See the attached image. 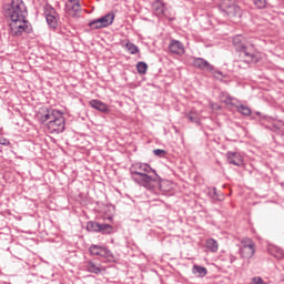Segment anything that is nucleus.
Masks as SVG:
<instances>
[{"instance_id":"obj_7","label":"nucleus","mask_w":284,"mask_h":284,"mask_svg":"<svg viewBox=\"0 0 284 284\" xmlns=\"http://www.w3.org/2000/svg\"><path fill=\"white\" fill-rule=\"evenodd\" d=\"M85 230L87 232H93L98 234H112L114 232V226L97 221H89L87 222Z\"/></svg>"},{"instance_id":"obj_2","label":"nucleus","mask_w":284,"mask_h":284,"mask_svg":"<svg viewBox=\"0 0 284 284\" xmlns=\"http://www.w3.org/2000/svg\"><path fill=\"white\" fill-rule=\"evenodd\" d=\"M233 45L236 52H240V57L244 59V63H247V65H250V63H256L258 61V54H256L254 45L247 44L243 36H235L233 38Z\"/></svg>"},{"instance_id":"obj_21","label":"nucleus","mask_w":284,"mask_h":284,"mask_svg":"<svg viewBox=\"0 0 284 284\" xmlns=\"http://www.w3.org/2000/svg\"><path fill=\"white\" fill-rule=\"evenodd\" d=\"M65 8L69 12H81V2L79 0H68Z\"/></svg>"},{"instance_id":"obj_34","label":"nucleus","mask_w":284,"mask_h":284,"mask_svg":"<svg viewBox=\"0 0 284 284\" xmlns=\"http://www.w3.org/2000/svg\"><path fill=\"white\" fill-rule=\"evenodd\" d=\"M241 243H242V246H241V247H252V246L256 245V244L254 243V241H252V239H250V237H244V239L241 241Z\"/></svg>"},{"instance_id":"obj_37","label":"nucleus","mask_w":284,"mask_h":284,"mask_svg":"<svg viewBox=\"0 0 284 284\" xmlns=\"http://www.w3.org/2000/svg\"><path fill=\"white\" fill-rule=\"evenodd\" d=\"M0 145H10V140L6 138H0Z\"/></svg>"},{"instance_id":"obj_11","label":"nucleus","mask_w":284,"mask_h":284,"mask_svg":"<svg viewBox=\"0 0 284 284\" xmlns=\"http://www.w3.org/2000/svg\"><path fill=\"white\" fill-rule=\"evenodd\" d=\"M4 14L8 19L11 21H18L21 19H28V11H24V13L19 10L14 9H4Z\"/></svg>"},{"instance_id":"obj_39","label":"nucleus","mask_w":284,"mask_h":284,"mask_svg":"<svg viewBox=\"0 0 284 284\" xmlns=\"http://www.w3.org/2000/svg\"><path fill=\"white\" fill-rule=\"evenodd\" d=\"M229 261H230V263H231V265H232V263H234V262L236 261V256H234V255H229Z\"/></svg>"},{"instance_id":"obj_30","label":"nucleus","mask_w":284,"mask_h":284,"mask_svg":"<svg viewBox=\"0 0 284 284\" xmlns=\"http://www.w3.org/2000/svg\"><path fill=\"white\" fill-rule=\"evenodd\" d=\"M136 71L139 74H145L148 72V63L140 61L136 63Z\"/></svg>"},{"instance_id":"obj_23","label":"nucleus","mask_w":284,"mask_h":284,"mask_svg":"<svg viewBox=\"0 0 284 284\" xmlns=\"http://www.w3.org/2000/svg\"><path fill=\"white\" fill-rule=\"evenodd\" d=\"M59 114V111L57 110H52V109H47V113H44L42 116H41V121L42 123H50V121H52L55 115Z\"/></svg>"},{"instance_id":"obj_24","label":"nucleus","mask_w":284,"mask_h":284,"mask_svg":"<svg viewBox=\"0 0 284 284\" xmlns=\"http://www.w3.org/2000/svg\"><path fill=\"white\" fill-rule=\"evenodd\" d=\"M192 272L193 274H195V276H199L200 278L207 276V268L197 264L193 265Z\"/></svg>"},{"instance_id":"obj_26","label":"nucleus","mask_w":284,"mask_h":284,"mask_svg":"<svg viewBox=\"0 0 284 284\" xmlns=\"http://www.w3.org/2000/svg\"><path fill=\"white\" fill-rule=\"evenodd\" d=\"M206 250L211 251L212 253L219 252V242L214 239L206 240Z\"/></svg>"},{"instance_id":"obj_25","label":"nucleus","mask_w":284,"mask_h":284,"mask_svg":"<svg viewBox=\"0 0 284 284\" xmlns=\"http://www.w3.org/2000/svg\"><path fill=\"white\" fill-rule=\"evenodd\" d=\"M186 119L190 121V123H195V125H201V118L199 116V112L196 111H190L185 114Z\"/></svg>"},{"instance_id":"obj_13","label":"nucleus","mask_w":284,"mask_h":284,"mask_svg":"<svg viewBox=\"0 0 284 284\" xmlns=\"http://www.w3.org/2000/svg\"><path fill=\"white\" fill-rule=\"evenodd\" d=\"M85 270L90 274H103L105 272V267L102 266L101 264H97L93 261H87L85 262Z\"/></svg>"},{"instance_id":"obj_14","label":"nucleus","mask_w":284,"mask_h":284,"mask_svg":"<svg viewBox=\"0 0 284 284\" xmlns=\"http://www.w3.org/2000/svg\"><path fill=\"white\" fill-rule=\"evenodd\" d=\"M7 10H18L20 14L28 12V7H26V2L23 0H11L10 4H8Z\"/></svg>"},{"instance_id":"obj_10","label":"nucleus","mask_w":284,"mask_h":284,"mask_svg":"<svg viewBox=\"0 0 284 284\" xmlns=\"http://www.w3.org/2000/svg\"><path fill=\"white\" fill-rule=\"evenodd\" d=\"M193 65L197 69V70H206V72H214V65H212L207 60H205L204 58H196L193 57Z\"/></svg>"},{"instance_id":"obj_1","label":"nucleus","mask_w":284,"mask_h":284,"mask_svg":"<svg viewBox=\"0 0 284 284\" xmlns=\"http://www.w3.org/2000/svg\"><path fill=\"white\" fill-rule=\"evenodd\" d=\"M129 172L131 180L145 190L161 187V175L148 163L135 162L130 166Z\"/></svg>"},{"instance_id":"obj_41","label":"nucleus","mask_w":284,"mask_h":284,"mask_svg":"<svg viewBox=\"0 0 284 284\" xmlns=\"http://www.w3.org/2000/svg\"><path fill=\"white\" fill-rule=\"evenodd\" d=\"M281 1H283V2H284V0H281Z\"/></svg>"},{"instance_id":"obj_33","label":"nucleus","mask_w":284,"mask_h":284,"mask_svg":"<svg viewBox=\"0 0 284 284\" xmlns=\"http://www.w3.org/2000/svg\"><path fill=\"white\" fill-rule=\"evenodd\" d=\"M255 114L256 116H258L257 121H260V123H263V121H266L267 123H270V121H272V116L270 115L263 114L258 111H256Z\"/></svg>"},{"instance_id":"obj_17","label":"nucleus","mask_w":284,"mask_h":284,"mask_svg":"<svg viewBox=\"0 0 284 284\" xmlns=\"http://www.w3.org/2000/svg\"><path fill=\"white\" fill-rule=\"evenodd\" d=\"M220 97H221L222 103H225V105H232V108H234V103H239V99L232 97L226 91H222Z\"/></svg>"},{"instance_id":"obj_5","label":"nucleus","mask_w":284,"mask_h":284,"mask_svg":"<svg viewBox=\"0 0 284 284\" xmlns=\"http://www.w3.org/2000/svg\"><path fill=\"white\" fill-rule=\"evenodd\" d=\"M49 134H61L65 132V118L61 112L57 113L55 118L47 123Z\"/></svg>"},{"instance_id":"obj_12","label":"nucleus","mask_w":284,"mask_h":284,"mask_svg":"<svg viewBox=\"0 0 284 284\" xmlns=\"http://www.w3.org/2000/svg\"><path fill=\"white\" fill-rule=\"evenodd\" d=\"M226 159L231 165H235L236 168H241V165H243V155L239 152L229 151L226 153Z\"/></svg>"},{"instance_id":"obj_18","label":"nucleus","mask_w":284,"mask_h":284,"mask_svg":"<svg viewBox=\"0 0 284 284\" xmlns=\"http://www.w3.org/2000/svg\"><path fill=\"white\" fill-rule=\"evenodd\" d=\"M207 196L212 199V201H224L225 195L221 193V191L216 190V186L209 187L207 190Z\"/></svg>"},{"instance_id":"obj_28","label":"nucleus","mask_w":284,"mask_h":284,"mask_svg":"<svg viewBox=\"0 0 284 284\" xmlns=\"http://www.w3.org/2000/svg\"><path fill=\"white\" fill-rule=\"evenodd\" d=\"M43 12H44L45 18L52 17V16H54V14H58V13H57V9H54V7H52V6H50V4H45V6H44Z\"/></svg>"},{"instance_id":"obj_15","label":"nucleus","mask_w":284,"mask_h":284,"mask_svg":"<svg viewBox=\"0 0 284 284\" xmlns=\"http://www.w3.org/2000/svg\"><path fill=\"white\" fill-rule=\"evenodd\" d=\"M89 105L93 108V110H98V112H103L104 114H108L110 112V106L102 102L101 100H91L89 102Z\"/></svg>"},{"instance_id":"obj_20","label":"nucleus","mask_w":284,"mask_h":284,"mask_svg":"<svg viewBox=\"0 0 284 284\" xmlns=\"http://www.w3.org/2000/svg\"><path fill=\"white\" fill-rule=\"evenodd\" d=\"M240 254H241L242 258H252V256H254V254H256V245L240 247Z\"/></svg>"},{"instance_id":"obj_3","label":"nucleus","mask_w":284,"mask_h":284,"mask_svg":"<svg viewBox=\"0 0 284 284\" xmlns=\"http://www.w3.org/2000/svg\"><path fill=\"white\" fill-rule=\"evenodd\" d=\"M217 10L224 19H229L232 23H241V17H243V9L234 0H223Z\"/></svg>"},{"instance_id":"obj_27","label":"nucleus","mask_w":284,"mask_h":284,"mask_svg":"<svg viewBox=\"0 0 284 284\" xmlns=\"http://www.w3.org/2000/svg\"><path fill=\"white\" fill-rule=\"evenodd\" d=\"M271 254L278 261L284 258V252L282 251L281 247L274 246L273 248H271Z\"/></svg>"},{"instance_id":"obj_9","label":"nucleus","mask_w":284,"mask_h":284,"mask_svg":"<svg viewBox=\"0 0 284 284\" xmlns=\"http://www.w3.org/2000/svg\"><path fill=\"white\" fill-rule=\"evenodd\" d=\"M169 51L176 57H183V54H185V45L179 40L171 39L169 42Z\"/></svg>"},{"instance_id":"obj_31","label":"nucleus","mask_w":284,"mask_h":284,"mask_svg":"<svg viewBox=\"0 0 284 284\" xmlns=\"http://www.w3.org/2000/svg\"><path fill=\"white\" fill-rule=\"evenodd\" d=\"M126 50L130 52V54H139V47L132 42H128L125 44Z\"/></svg>"},{"instance_id":"obj_38","label":"nucleus","mask_w":284,"mask_h":284,"mask_svg":"<svg viewBox=\"0 0 284 284\" xmlns=\"http://www.w3.org/2000/svg\"><path fill=\"white\" fill-rule=\"evenodd\" d=\"M209 72H213V74H219L220 77H222L223 79H225V75L223 74L222 71H219V70L214 69L213 71H209Z\"/></svg>"},{"instance_id":"obj_29","label":"nucleus","mask_w":284,"mask_h":284,"mask_svg":"<svg viewBox=\"0 0 284 284\" xmlns=\"http://www.w3.org/2000/svg\"><path fill=\"white\" fill-rule=\"evenodd\" d=\"M88 26L90 27V30H101L103 28L99 18L90 21Z\"/></svg>"},{"instance_id":"obj_6","label":"nucleus","mask_w":284,"mask_h":284,"mask_svg":"<svg viewBox=\"0 0 284 284\" xmlns=\"http://www.w3.org/2000/svg\"><path fill=\"white\" fill-rule=\"evenodd\" d=\"M89 252L91 256H101V258H105L109 263H114V261H116L114 253L103 245L92 244L89 247Z\"/></svg>"},{"instance_id":"obj_36","label":"nucleus","mask_w":284,"mask_h":284,"mask_svg":"<svg viewBox=\"0 0 284 284\" xmlns=\"http://www.w3.org/2000/svg\"><path fill=\"white\" fill-rule=\"evenodd\" d=\"M251 284H265V281H263V277L256 276V277H252Z\"/></svg>"},{"instance_id":"obj_32","label":"nucleus","mask_w":284,"mask_h":284,"mask_svg":"<svg viewBox=\"0 0 284 284\" xmlns=\"http://www.w3.org/2000/svg\"><path fill=\"white\" fill-rule=\"evenodd\" d=\"M255 8L263 10L267 7V0H252Z\"/></svg>"},{"instance_id":"obj_35","label":"nucleus","mask_w":284,"mask_h":284,"mask_svg":"<svg viewBox=\"0 0 284 284\" xmlns=\"http://www.w3.org/2000/svg\"><path fill=\"white\" fill-rule=\"evenodd\" d=\"M153 154L155 156H159L160 159H163V156H165V154H168V152L163 149H155V150H153Z\"/></svg>"},{"instance_id":"obj_16","label":"nucleus","mask_w":284,"mask_h":284,"mask_svg":"<svg viewBox=\"0 0 284 284\" xmlns=\"http://www.w3.org/2000/svg\"><path fill=\"white\" fill-rule=\"evenodd\" d=\"M114 18H115L114 12H109L102 16L101 18H98V20H100V23L103 28H108L112 26V23H114Z\"/></svg>"},{"instance_id":"obj_4","label":"nucleus","mask_w":284,"mask_h":284,"mask_svg":"<svg viewBox=\"0 0 284 284\" xmlns=\"http://www.w3.org/2000/svg\"><path fill=\"white\" fill-rule=\"evenodd\" d=\"M11 30V37H23V34H31L32 23L27 18L20 20H13L9 24Z\"/></svg>"},{"instance_id":"obj_19","label":"nucleus","mask_w":284,"mask_h":284,"mask_svg":"<svg viewBox=\"0 0 284 284\" xmlns=\"http://www.w3.org/2000/svg\"><path fill=\"white\" fill-rule=\"evenodd\" d=\"M233 108H236L237 112L243 116H252V109L245 104H242L241 101L233 103Z\"/></svg>"},{"instance_id":"obj_8","label":"nucleus","mask_w":284,"mask_h":284,"mask_svg":"<svg viewBox=\"0 0 284 284\" xmlns=\"http://www.w3.org/2000/svg\"><path fill=\"white\" fill-rule=\"evenodd\" d=\"M151 8H152L153 16L156 17L158 19H166L170 22L174 21V18L168 14V4L162 0H155L151 4Z\"/></svg>"},{"instance_id":"obj_40","label":"nucleus","mask_w":284,"mask_h":284,"mask_svg":"<svg viewBox=\"0 0 284 284\" xmlns=\"http://www.w3.org/2000/svg\"><path fill=\"white\" fill-rule=\"evenodd\" d=\"M274 129H275V130H278L276 125H274Z\"/></svg>"},{"instance_id":"obj_22","label":"nucleus","mask_w":284,"mask_h":284,"mask_svg":"<svg viewBox=\"0 0 284 284\" xmlns=\"http://www.w3.org/2000/svg\"><path fill=\"white\" fill-rule=\"evenodd\" d=\"M45 20H47L49 28H51V30H57V28L59 26V13H55L53 16H48L45 18Z\"/></svg>"}]
</instances>
